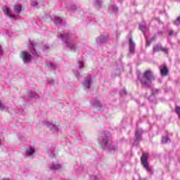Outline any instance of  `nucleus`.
I'll return each mask as SVG.
<instances>
[{
	"label": "nucleus",
	"mask_w": 180,
	"mask_h": 180,
	"mask_svg": "<svg viewBox=\"0 0 180 180\" xmlns=\"http://www.w3.org/2000/svg\"><path fill=\"white\" fill-rule=\"evenodd\" d=\"M4 15H6V16H8V18H10V19H15V18H16V15L12 13V11H11V8L8 6H6L3 9Z\"/></svg>",
	"instance_id": "0eeeda50"
},
{
	"label": "nucleus",
	"mask_w": 180,
	"mask_h": 180,
	"mask_svg": "<svg viewBox=\"0 0 180 180\" xmlns=\"http://www.w3.org/2000/svg\"><path fill=\"white\" fill-rule=\"evenodd\" d=\"M14 11L17 15H19L22 12V6L20 4L15 5L14 6Z\"/></svg>",
	"instance_id": "dca6fc26"
},
{
	"label": "nucleus",
	"mask_w": 180,
	"mask_h": 180,
	"mask_svg": "<svg viewBox=\"0 0 180 180\" xmlns=\"http://www.w3.org/2000/svg\"><path fill=\"white\" fill-rule=\"evenodd\" d=\"M141 134H143V129H137L135 133V141H140V139H141Z\"/></svg>",
	"instance_id": "4468645a"
},
{
	"label": "nucleus",
	"mask_w": 180,
	"mask_h": 180,
	"mask_svg": "<svg viewBox=\"0 0 180 180\" xmlns=\"http://www.w3.org/2000/svg\"><path fill=\"white\" fill-rule=\"evenodd\" d=\"M31 5H32V6L37 8V6H39V3L37 2V0H32Z\"/></svg>",
	"instance_id": "4be33fe9"
},
{
	"label": "nucleus",
	"mask_w": 180,
	"mask_h": 180,
	"mask_svg": "<svg viewBox=\"0 0 180 180\" xmlns=\"http://www.w3.org/2000/svg\"><path fill=\"white\" fill-rule=\"evenodd\" d=\"M129 54H134V49L136 48V43L133 41V39L129 37Z\"/></svg>",
	"instance_id": "9b49d317"
},
{
	"label": "nucleus",
	"mask_w": 180,
	"mask_h": 180,
	"mask_svg": "<svg viewBox=\"0 0 180 180\" xmlns=\"http://www.w3.org/2000/svg\"><path fill=\"white\" fill-rule=\"evenodd\" d=\"M109 11L110 12H113L114 13H117V11H119V8L113 5V4H111L110 6H109Z\"/></svg>",
	"instance_id": "f3484780"
},
{
	"label": "nucleus",
	"mask_w": 180,
	"mask_h": 180,
	"mask_svg": "<svg viewBox=\"0 0 180 180\" xmlns=\"http://www.w3.org/2000/svg\"><path fill=\"white\" fill-rule=\"evenodd\" d=\"M109 40V34H104L100 35L96 39V42L97 44H103V43H106Z\"/></svg>",
	"instance_id": "423d86ee"
},
{
	"label": "nucleus",
	"mask_w": 180,
	"mask_h": 180,
	"mask_svg": "<svg viewBox=\"0 0 180 180\" xmlns=\"http://www.w3.org/2000/svg\"><path fill=\"white\" fill-rule=\"evenodd\" d=\"M95 5L96 8H100L101 5H102V1L99 0H95Z\"/></svg>",
	"instance_id": "bb28decb"
},
{
	"label": "nucleus",
	"mask_w": 180,
	"mask_h": 180,
	"mask_svg": "<svg viewBox=\"0 0 180 180\" xmlns=\"http://www.w3.org/2000/svg\"><path fill=\"white\" fill-rule=\"evenodd\" d=\"M138 78L143 88H150L151 86V82L155 79L151 70H146L141 78L140 77H138Z\"/></svg>",
	"instance_id": "7ed1b4c3"
},
{
	"label": "nucleus",
	"mask_w": 180,
	"mask_h": 180,
	"mask_svg": "<svg viewBox=\"0 0 180 180\" xmlns=\"http://www.w3.org/2000/svg\"><path fill=\"white\" fill-rule=\"evenodd\" d=\"M176 112L177 113V115L180 119V107L179 106L176 107Z\"/></svg>",
	"instance_id": "473e14b6"
},
{
	"label": "nucleus",
	"mask_w": 180,
	"mask_h": 180,
	"mask_svg": "<svg viewBox=\"0 0 180 180\" xmlns=\"http://www.w3.org/2000/svg\"><path fill=\"white\" fill-rule=\"evenodd\" d=\"M84 67H85L84 62L78 61V68H84Z\"/></svg>",
	"instance_id": "cd10ccee"
},
{
	"label": "nucleus",
	"mask_w": 180,
	"mask_h": 180,
	"mask_svg": "<svg viewBox=\"0 0 180 180\" xmlns=\"http://www.w3.org/2000/svg\"><path fill=\"white\" fill-rule=\"evenodd\" d=\"M34 153H36V150L32 146H28L25 149V155L27 157H33Z\"/></svg>",
	"instance_id": "9d476101"
},
{
	"label": "nucleus",
	"mask_w": 180,
	"mask_h": 180,
	"mask_svg": "<svg viewBox=\"0 0 180 180\" xmlns=\"http://www.w3.org/2000/svg\"><path fill=\"white\" fill-rule=\"evenodd\" d=\"M91 85H92V79L91 78V76H89L84 79L83 86L85 89H89L91 88Z\"/></svg>",
	"instance_id": "1a4fd4ad"
},
{
	"label": "nucleus",
	"mask_w": 180,
	"mask_h": 180,
	"mask_svg": "<svg viewBox=\"0 0 180 180\" xmlns=\"http://www.w3.org/2000/svg\"><path fill=\"white\" fill-rule=\"evenodd\" d=\"M4 54V50H2V47L0 46V56H2Z\"/></svg>",
	"instance_id": "4c0bfd02"
},
{
	"label": "nucleus",
	"mask_w": 180,
	"mask_h": 180,
	"mask_svg": "<svg viewBox=\"0 0 180 180\" xmlns=\"http://www.w3.org/2000/svg\"><path fill=\"white\" fill-rule=\"evenodd\" d=\"M153 40H155V37H153V38L151 39V41H153Z\"/></svg>",
	"instance_id": "ea45409f"
},
{
	"label": "nucleus",
	"mask_w": 180,
	"mask_h": 180,
	"mask_svg": "<svg viewBox=\"0 0 180 180\" xmlns=\"http://www.w3.org/2000/svg\"><path fill=\"white\" fill-rule=\"evenodd\" d=\"M0 110H8V107L0 102Z\"/></svg>",
	"instance_id": "a878e982"
},
{
	"label": "nucleus",
	"mask_w": 180,
	"mask_h": 180,
	"mask_svg": "<svg viewBox=\"0 0 180 180\" xmlns=\"http://www.w3.org/2000/svg\"><path fill=\"white\" fill-rule=\"evenodd\" d=\"M28 96L29 98H34L35 99H38L39 98V95L34 91L30 93Z\"/></svg>",
	"instance_id": "412c9836"
},
{
	"label": "nucleus",
	"mask_w": 180,
	"mask_h": 180,
	"mask_svg": "<svg viewBox=\"0 0 180 180\" xmlns=\"http://www.w3.org/2000/svg\"><path fill=\"white\" fill-rule=\"evenodd\" d=\"M169 36H174V31L172 30H169Z\"/></svg>",
	"instance_id": "c9c22d12"
},
{
	"label": "nucleus",
	"mask_w": 180,
	"mask_h": 180,
	"mask_svg": "<svg viewBox=\"0 0 180 180\" xmlns=\"http://www.w3.org/2000/svg\"><path fill=\"white\" fill-rule=\"evenodd\" d=\"M74 74L76 76V78H77V79H79V72H78L77 69L74 70Z\"/></svg>",
	"instance_id": "7c9ffc66"
},
{
	"label": "nucleus",
	"mask_w": 180,
	"mask_h": 180,
	"mask_svg": "<svg viewBox=\"0 0 180 180\" xmlns=\"http://www.w3.org/2000/svg\"><path fill=\"white\" fill-rule=\"evenodd\" d=\"M31 53L32 56H37V53L36 52V49H34V47H32V49H31Z\"/></svg>",
	"instance_id": "2f4dec72"
},
{
	"label": "nucleus",
	"mask_w": 180,
	"mask_h": 180,
	"mask_svg": "<svg viewBox=\"0 0 180 180\" xmlns=\"http://www.w3.org/2000/svg\"><path fill=\"white\" fill-rule=\"evenodd\" d=\"M98 144L101 145V147L108 150L109 153H113L115 151H117V146L116 145L112 144V141L109 139V136L103 134L98 139Z\"/></svg>",
	"instance_id": "f03ea898"
},
{
	"label": "nucleus",
	"mask_w": 180,
	"mask_h": 180,
	"mask_svg": "<svg viewBox=\"0 0 180 180\" xmlns=\"http://www.w3.org/2000/svg\"><path fill=\"white\" fill-rule=\"evenodd\" d=\"M49 168L52 171H56V169H60V168H61V165L57 162H53L49 165Z\"/></svg>",
	"instance_id": "ddd939ff"
},
{
	"label": "nucleus",
	"mask_w": 180,
	"mask_h": 180,
	"mask_svg": "<svg viewBox=\"0 0 180 180\" xmlns=\"http://www.w3.org/2000/svg\"><path fill=\"white\" fill-rule=\"evenodd\" d=\"M143 167L148 172H151V168L148 166V154L144 153L141 158Z\"/></svg>",
	"instance_id": "39448f33"
},
{
	"label": "nucleus",
	"mask_w": 180,
	"mask_h": 180,
	"mask_svg": "<svg viewBox=\"0 0 180 180\" xmlns=\"http://www.w3.org/2000/svg\"><path fill=\"white\" fill-rule=\"evenodd\" d=\"M158 94H160V89H152V95H158Z\"/></svg>",
	"instance_id": "393cba45"
},
{
	"label": "nucleus",
	"mask_w": 180,
	"mask_h": 180,
	"mask_svg": "<svg viewBox=\"0 0 180 180\" xmlns=\"http://www.w3.org/2000/svg\"><path fill=\"white\" fill-rule=\"evenodd\" d=\"M48 154L49 155H50L51 157H54V150H51L48 151Z\"/></svg>",
	"instance_id": "72a5a7b5"
},
{
	"label": "nucleus",
	"mask_w": 180,
	"mask_h": 180,
	"mask_svg": "<svg viewBox=\"0 0 180 180\" xmlns=\"http://www.w3.org/2000/svg\"><path fill=\"white\" fill-rule=\"evenodd\" d=\"M20 58L22 60L24 64H29L32 63V55L27 51H22L20 54Z\"/></svg>",
	"instance_id": "20e7f679"
},
{
	"label": "nucleus",
	"mask_w": 180,
	"mask_h": 180,
	"mask_svg": "<svg viewBox=\"0 0 180 180\" xmlns=\"http://www.w3.org/2000/svg\"><path fill=\"white\" fill-rule=\"evenodd\" d=\"M139 30H141V32L143 33L146 39H147V37L146 36V30H147V27H146V25H144V24L139 25Z\"/></svg>",
	"instance_id": "a211bd4d"
},
{
	"label": "nucleus",
	"mask_w": 180,
	"mask_h": 180,
	"mask_svg": "<svg viewBox=\"0 0 180 180\" xmlns=\"http://www.w3.org/2000/svg\"><path fill=\"white\" fill-rule=\"evenodd\" d=\"M67 9L68 11H75L77 9V6L72 4L71 6L67 7Z\"/></svg>",
	"instance_id": "b1692460"
},
{
	"label": "nucleus",
	"mask_w": 180,
	"mask_h": 180,
	"mask_svg": "<svg viewBox=\"0 0 180 180\" xmlns=\"http://www.w3.org/2000/svg\"><path fill=\"white\" fill-rule=\"evenodd\" d=\"M150 44H151V41L147 40L146 39V47H150Z\"/></svg>",
	"instance_id": "f704fd0d"
},
{
	"label": "nucleus",
	"mask_w": 180,
	"mask_h": 180,
	"mask_svg": "<svg viewBox=\"0 0 180 180\" xmlns=\"http://www.w3.org/2000/svg\"><path fill=\"white\" fill-rule=\"evenodd\" d=\"M154 53H157L158 51H164L165 53H168V49L162 47L161 45H156L153 47Z\"/></svg>",
	"instance_id": "f8f14e48"
},
{
	"label": "nucleus",
	"mask_w": 180,
	"mask_h": 180,
	"mask_svg": "<svg viewBox=\"0 0 180 180\" xmlns=\"http://www.w3.org/2000/svg\"><path fill=\"white\" fill-rule=\"evenodd\" d=\"M53 22L55 25H61V18L59 17L55 16L53 19Z\"/></svg>",
	"instance_id": "aec40b11"
},
{
	"label": "nucleus",
	"mask_w": 180,
	"mask_h": 180,
	"mask_svg": "<svg viewBox=\"0 0 180 180\" xmlns=\"http://www.w3.org/2000/svg\"><path fill=\"white\" fill-rule=\"evenodd\" d=\"M57 37L61 39L62 41L65 43L67 47L74 51L77 49L75 44H74V38L71 34H69L67 31H63L58 33Z\"/></svg>",
	"instance_id": "f257e3e1"
},
{
	"label": "nucleus",
	"mask_w": 180,
	"mask_h": 180,
	"mask_svg": "<svg viewBox=\"0 0 180 180\" xmlns=\"http://www.w3.org/2000/svg\"><path fill=\"white\" fill-rule=\"evenodd\" d=\"M126 89H123L121 92H120V95H126Z\"/></svg>",
	"instance_id": "e433bc0d"
},
{
	"label": "nucleus",
	"mask_w": 180,
	"mask_h": 180,
	"mask_svg": "<svg viewBox=\"0 0 180 180\" xmlns=\"http://www.w3.org/2000/svg\"><path fill=\"white\" fill-rule=\"evenodd\" d=\"M140 180H146L145 179H140Z\"/></svg>",
	"instance_id": "a19ab883"
},
{
	"label": "nucleus",
	"mask_w": 180,
	"mask_h": 180,
	"mask_svg": "<svg viewBox=\"0 0 180 180\" xmlns=\"http://www.w3.org/2000/svg\"><path fill=\"white\" fill-rule=\"evenodd\" d=\"M160 70L161 75L163 77H167V75H168V68H167V66L160 67Z\"/></svg>",
	"instance_id": "2eb2a0df"
},
{
	"label": "nucleus",
	"mask_w": 180,
	"mask_h": 180,
	"mask_svg": "<svg viewBox=\"0 0 180 180\" xmlns=\"http://www.w3.org/2000/svg\"><path fill=\"white\" fill-rule=\"evenodd\" d=\"M94 106L96 108H101V103L99 102L98 100H96L93 102Z\"/></svg>",
	"instance_id": "5701e85b"
},
{
	"label": "nucleus",
	"mask_w": 180,
	"mask_h": 180,
	"mask_svg": "<svg viewBox=\"0 0 180 180\" xmlns=\"http://www.w3.org/2000/svg\"><path fill=\"white\" fill-rule=\"evenodd\" d=\"M169 141H171V140L169 139V138L167 136H164L162 137V144H167V143H169Z\"/></svg>",
	"instance_id": "6ab92c4d"
},
{
	"label": "nucleus",
	"mask_w": 180,
	"mask_h": 180,
	"mask_svg": "<svg viewBox=\"0 0 180 180\" xmlns=\"http://www.w3.org/2000/svg\"><path fill=\"white\" fill-rule=\"evenodd\" d=\"M116 72H117V75H119V74H120V70H116Z\"/></svg>",
	"instance_id": "58836bf2"
},
{
	"label": "nucleus",
	"mask_w": 180,
	"mask_h": 180,
	"mask_svg": "<svg viewBox=\"0 0 180 180\" xmlns=\"http://www.w3.org/2000/svg\"><path fill=\"white\" fill-rule=\"evenodd\" d=\"M174 25H176V26H179V25H180V16L178 17L175 21H174Z\"/></svg>",
	"instance_id": "c85d7f7f"
},
{
	"label": "nucleus",
	"mask_w": 180,
	"mask_h": 180,
	"mask_svg": "<svg viewBox=\"0 0 180 180\" xmlns=\"http://www.w3.org/2000/svg\"><path fill=\"white\" fill-rule=\"evenodd\" d=\"M56 67L57 66L56 65V64H54L53 63H49V68L51 70H56Z\"/></svg>",
	"instance_id": "c756f323"
},
{
	"label": "nucleus",
	"mask_w": 180,
	"mask_h": 180,
	"mask_svg": "<svg viewBox=\"0 0 180 180\" xmlns=\"http://www.w3.org/2000/svg\"><path fill=\"white\" fill-rule=\"evenodd\" d=\"M43 124L44 126H46V127H49L52 131H58V127L49 121H44Z\"/></svg>",
	"instance_id": "6e6552de"
}]
</instances>
